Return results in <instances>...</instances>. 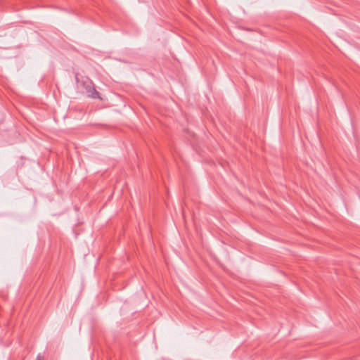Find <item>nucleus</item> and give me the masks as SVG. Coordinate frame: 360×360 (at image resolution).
I'll return each mask as SVG.
<instances>
[{
  "label": "nucleus",
  "mask_w": 360,
  "mask_h": 360,
  "mask_svg": "<svg viewBox=\"0 0 360 360\" xmlns=\"http://www.w3.org/2000/svg\"><path fill=\"white\" fill-rule=\"evenodd\" d=\"M82 86L85 89L86 94L89 97L92 98L101 99L98 91H96V89L94 86L93 83L89 79H87L86 81H84L82 82Z\"/></svg>",
  "instance_id": "obj_1"
},
{
  "label": "nucleus",
  "mask_w": 360,
  "mask_h": 360,
  "mask_svg": "<svg viewBox=\"0 0 360 360\" xmlns=\"http://www.w3.org/2000/svg\"><path fill=\"white\" fill-rule=\"evenodd\" d=\"M36 360H41V356L40 354H39L37 357V359Z\"/></svg>",
  "instance_id": "obj_2"
}]
</instances>
